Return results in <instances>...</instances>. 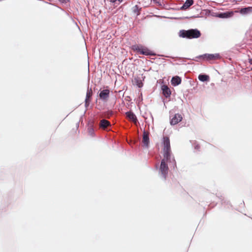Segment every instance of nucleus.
<instances>
[{
  "mask_svg": "<svg viewBox=\"0 0 252 252\" xmlns=\"http://www.w3.org/2000/svg\"><path fill=\"white\" fill-rule=\"evenodd\" d=\"M201 35L200 32L196 29L189 30H182L179 32L180 37L188 39L198 38L200 37Z\"/></svg>",
  "mask_w": 252,
  "mask_h": 252,
  "instance_id": "1",
  "label": "nucleus"
},
{
  "mask_svg": "<svg viewBox=\"0 0 252 252\" xmlns=\"http://www.w3.org/2000/svg\"><path fill=\"white\" fill-rule=\"evenodd\" d=\"M171 158L163 157L160 164L159 172L164 179H166L168 172V167L167 162L171 161Z\"/></svg>",
  "mask_w": 252,
  "mask_h": 252,
  "instance_id": "2",
  "label": "nucleus"
},
{
  "mask_svg": "<svg viewBox=\"0 0 252 252\" xmlns=\"http://www.w3.org/2000/svg\"><path fill=\"white\" fill-rule=\"evenodd\" d=\"M163 157L171 158V150L170 140L168 137L164 136L163 138Z\"/></svg>",
  "mask_w": 252,
  "mask_h": 252,
  "instance_id": "3",
  "label": "nucleus"
},
{
  "mask_svg": "<svg viewBox=\"0 0 252 252\" xmlns=\"http://www.w3.org/2000/svg\"><path fill=\"white\" fill-rule=\"evenodd\" d=\"M131 48L134 52L140 53L142 55L146 56L154 55L151 50L140 44L134 45Z\"/></svg>",
  "mask_w": 252,
  "mask_h": 252,
  "instance_id": "4",
  "label": "nucleus"
},
{
  "mask_svg": "<svg viewBox=\"0 0 252 252\" xmlns=\"http://www.w3.org/2000/svg\"><path fill=\"white\" fill-rule=\"evenodd\" d=\"M110 91L108 89H105L101 91L99 93V96L100 99L104 101H107L109 97Z\"/></svg>",
  "mask_w": 252,
  "mask_h": 252,
  "instance_id": "5",
  "label": "nucleus"
},
{
  "mask_svg": "<svg viewBox=\"0 0 252 252\" xmlns=\"http://www.w3.org/2000/svg\"><path fill=\"white\" fill-rule=\"evenodd\" d=\"M182 120V116L181 114H176L174 115V116L171 118L170 124L172 125H175L180 122H181Z\"/></svg>",
  "mask_w": 252,
  "mask_h": 252,
  "instance_id": "6",
  "label": "nucleus"
},
{
  "mask_svg": "<svg viewBox=\"0 0 252 252\" xmlns=\"http://www.w3.org/2000/svg\"><path fill=\"white\" fill-rule=\"evenodd\" d=\"M149 133L148 131L144 130L142 137V143L146 147H148L149 143Z\"/></svg>",
  "mask_w": 252,
  "mask_h": 252,
  "instance_id": "7",
  "label": "nucleus"
},
{
  "mask_svg": "<svg viewBox=\"0 0 252 252\" xmlns=\"http://www.w3.org/2000/svg\"><path fill=\"white\" fill-rule=\"evenodd\" d=\"M93 95V91L91 88L88 89L87 94H86V97L85 99V106H88L90 104L91 101V98Z\"/></svg>",
  "mask_w": 252,
  "mask_h": 252,
  "instance_id": "8",
  "label": "nucleus"
},
{
  "mask_svg": "<svg viewBox=\"0 0 252 252\" xmlns=\"http://www.w3.org/2000/svg\"><path fill=\"white\" fill-rule=\"evenodd\" d=\"M203 57L204 59H206L207 60H216L219 59L220 58V56L218 54H205L203 55Z\"/></svg>",
  "mask_w": 252,
  "mask_h": 252,
  "instance_id": "9",
  "label": "nucleus"
},
{
  "mask_svg": "<svg viewBox=\"0 0 252 252\" xmlns=\"http://www.w3.org/2000/svg\"><path fill=\"white\" fill-rule=\"evenodd\" d=\"M161 90L162 91V94L165 97L167 98L170 96L171 94V91L167 85H162L161 86Z\"/></svg>",
  "mask_w": 252,
  "mask_h": 252,
  "instance_id": "10",
  "label": "nucleus"
},
{
  "mask_svg": "<svg viewBox=\"0 0 252 252\" xmlns=\"http://www.w3.org/2000/svg\"><path fill=\"white\" fill-rule=\"evenodd\" d=\"M126 117L130 121H132L135 124L137 122V119L135 115L131 111L127 112L126 113Z\"/></svg>",
  "mask_w": 252,
  "mask_h": 252,
  "instance_id": "11",
  "label": "nucleus"
},
{
  "mask_svg": "<svg viewBox=\"0 0 252 252\" xmlns=\"http://www.w3.org/2000/svg\"><path fill=\"white\" fill-rule=\"evenodd\" d=\"M110 126H111V124L108 121L102 119L100 121L99 127L105 130Z\"/></svg>",
  "mask_w": 252,
  "mask_h": 252,
  "instance_id": "12",
  "label": "nucleus"
},
{
  "mask_svg": "<svg viewBox=\"0 0 252 252\" xmlns=\"http://www.w3.org/2000/svg\"><path fill=\"white\" fill-rule=\"evenodd\" d=\"M172 84L174 86H177L181 84V79L179 76H175L172 78L171 80Z\"/></svg>",
  "mask_w": 252,
  "mask_h": 252,
  "instance_id": "13",
  "label": "nucleus"
},
{
  "mask_svg": "<svg viewBox=\"0 0 252 252\" xmlns=\"http://www.w3.org/2000/svg\"><path fill=\"white\" fill-rule=\"evenodd\" d=\"M240 12L242 14H247L252 13V7L249 6L248 7L241 8L240 10Z\"/></svg>",
  "mask_w": 252,
  "mask_h": 252,
  "instance_id": "14",
  "label": "nucleus"
},
{
  "mask_svg": "<svg viewBox=\"0 0 252 252\" xmlns=\"http://www.w3.org/2000/svg\"><path fill=\"white\" fill-rule=\"evenodd\" d=\"M193 0H187L185 3L181 7V9L185 10L189 7L191 5L193 4Z\"/></svg>",
  "mask_w": 252,
  "mask_h": 252,
  "instance_id": "15",
  "label": "nucleus"
},
{
  "mask_svg": "<svg viewBox=\"0 0 252 252\" xmlns=\"http://www.w3.org/2000/svg\"><path fill=\"white\" fill-rule=\"evenodd\" d=\"M233 15L232 12H227L221 13L219 14L218 17L221 18H226L230 17Z\"/></svg>",
  "mask_w": 252,
  "mask_h": 252,
  "instance_id": "16",
  "label": "nucleus"
},
{
  "mask_svg": "<svg viewBox=\"0 0 252 252\" xmlns=\"http://www.w3.org/2000/svg\"><path fill=\"white\" fill-rule=\"evenodd\" d=\"M198 79L200 81L202 82L207 81L209 80V76L206 75H199Z\"/></svg>",
  "mask_w": 252,
  "mask_h": 252,
  "instance_id": "17",
  "label": "nucleus"
},
{
  "mask_svg": "<svg viewBox=\"0 0 252 252\" xmlns=\"http://www.w3.org/2000/svg\"><path fill=\"white\" fill-rule=\"evenodd\" d=\"M140 9L139 8L137 5H135L132 8L133 12L136 14L137 15L140 14Z\"/></svg>",
  "mask_w": 252,
  "mask_h": 252,
  "instance_id": "18",
  "label": "nucleus"
},
{
  "mask_svg": "<svg viewBox=\"0 0 252 252\" xmlns=\"http://www.w3.org/2000/svg\"><path fill=\"white\" fill-rule=\"evenodd\" d=\"M88 132L89 133V134L93 136V134H94V129L92 127H90L88 128Z\"/></svg>",
  "mask_w": 252,
  "mask_h": 252,
  "instance_id": "19",
  "label": "nucleus"
},
{
  "mask_svg": "<svg viewBox=\"0 0 252 252\" xmlns=\"http://www.w3.org/2000/svg\"><path fill=\"white\" fill-rule=\"evenodd\" d=\"M59 0L62 2H66L67 1H68L69 0Z\"/></svg>",
  "mask_w": 252,
  "mask_h": 252,
  "instance_id": "20",
  "label": "nucleus"
},
{
  "mask_svg": "<svg viewBox=\"0 0 252 252\" xmlns=\"http://www.w3.org/2000/svg\"><path fill=\"white\" fill-rule=\"evenodd\" d=\"M142 85V83L141 82L138 83V84H137V85L139 87H141Z\"/></svg>",
  "mask_w": 252,
  "mask_h": 252,
  "instance_id": "21",
  "label": "nucleus"
},
{
  "mask_svg": "<svg viewBox=\"0 0 252 252\" xmlns=\"http://www.w3.org/2000/svg\"><path fill=\"white\" fill-rule=\"evenodd\" d=\"M155 3H159V0H153Z\"/></svg>",
  "mask_w": 252,
  "mask_h": 252,
  "instance_id": "22",
  "label": "nucleus"
},
{
  "mask_svg": "<svg viewBox=\"0 0 252 252\" xmlns=\"http://www.w3.org/2000/svg\"><path fill=\"white\" fill-rule=\"evenodd\" d=\"M249 63L251 65H252V59H250Z\"/></svg>",
  "mask_w": 252,
  "mask_h": 252,
  "instance_id": "23",
  "label": "nucleus"
},
{
  "mask_svg": "<svg viewBox=\"0 0 252 252\" xmlns=\"http://www.w3.org/2000/svg\"><path fill=\"white\" fill-rule=\"evenodd\" d=\"M199 148V146L198 145H197L196 147H195V149H198Z\"/></svg>",
  "mask_w": 252,
  "mask_h": 252,
  "instance_id": "24",
  "label": "nucleus"
}]
</instances>
